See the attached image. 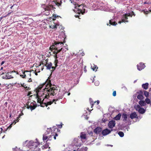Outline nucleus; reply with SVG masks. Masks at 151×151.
Masks as SVG:
<instances>
[{
  "label": "nucleus",
  "instance_id": "nucleus-10",
  "mask_svg": "<svg viewBox=\"0 0 151 151\" xmlns=\"http://www.w3.org/2000/svg\"><path fill=\"white\" fill-rule=\"evenodd\" d=\"M73 143L74 145L77 147H80L81 145V142L78 138L74 139L73 141Z\"/></svg>",
  "mask_w": 151,
  "mask_h": 151
},
{
  "label": "nucleus",
  "instance_id": "nucleus-44",
  "mask_svg": "<svg viewBox=\"0 0 151 151\" xmlns=\"http://www.w3.org/2000/svg\"><path fill=\"white\" fill-rule=\"evenodd\" d=\"M23 114H23V113L22 112H22H21V114H20V115H19V117H18L17 118V119H18V120H19V118L20 117V116H22V115H23Z\"/></svg>",
  "mask_w": 151,
  "mask_h": 151
},
{
  "label": "nucleus",
  "instance_id": "nucleus-59",
  "mask_svg": "<svg viewBox=\"0 0 151 151\" xmlns=\"http://www.w3.org/2000/svg\"><path fill=\"white\" fill-rule=\"evenodd\" d=\"M16 71H15V70H13V71H12L11 72L12 73H16Z\"/></svg>",
  "mask_w": 151,
  "mask_h": 151
},
{
  "label": "nucleus",
  "instance_id": "nucleus-46",
  "mask_svg": "<svg viewBox=\"0 0 151 151\" xmlns=\"http://www.w3.org/2000/svg\"><path fill=\"white\" fill-rule=\"evenodd\" d=\"M96 103V101H95L94 103L93 102H90V104H91V108L93 107V104H94V103Z\"/></svg>",
  "mask_w": 151,
  "mask_h": 151
},
{
  "label": "nucleus",
  "instance_id": "nucleus-52",
  "mask_svg": "<svg viewBox=\"0 0 151 151\" xmlns=\"http://www.w3.org/2000/svg\"><path fill=\"white\" fill-rule=\"evenodd\" d=\"M32 93V92L31 91H29V92L28 93V94L27 95V96H30V95Z\"/></svg>",
  "mask_w": 151,
  "mask_h": 151
},
{
  "label": "nucleus",
  "instance_id": "nucleus-6",
  "mask_svg": "<svg viewBox=\"0 0 151 151\" xmlns=\"http://www.w3.org/2000/svg\"><path fill=\"white\" fill-rule=\"evenodd\" d=\"M45 64H44L47 67V69L48 70H50L51 68H52V70H51L52 72H53L54 70L55 69V68L56 67L52 66V64L50 62L49 63H47V60H45Z\"/></svg>",
  "mask_w": 151,
  "mask_h": 151
},
{
  "label": "nucleus",
  "instance_id": "nucleus-14",
  "mask_svg": "<svg viewBox=\"0 0 151 151\" xmlns=\"http://www.w3.org/2000/svg\"><path fill=\"white\" fill-rule=\"evenodd\" d=\"M115 122L114 121L111 120L109 121L108 124V126L110 128H112L115 126Z\"/></svg>",
  "mask_w": 151,
  "mask_h": 151
},
{
  "label": "nucleus",
  "instance_id": "nucleus-48",
  "mask_svg": "<svg viewBox=\"0 0 151 151\" xmlns=\"http://www.w3.org/2000/svg\"><path fill=\"white\" fill-rule=\"evenodd\" d=\"M143 12L144 13L146 14H147L148 13V11H145V10H143Z\"/></svg>",
  "mask_w": 151,
  "mask_h": 151
},
{
  "label": "nucleus",
  "instance_id": "nucleus-39",
  "mask_svg": "<svg viewBox=\"0 0 151 151\" xmlns=\"http://www.w3.org/2000/svg\"><path fill=\"white\" fill-rule=\"evenodd\" d=\"M61 99H62V98L59 97L58 99H53L52 101L53 102L54 101H56Z\"/></svg>",
  "mask_w": 151,
  "mask_h": 151
},
{
  "label": "nucleus",
  "instance_id": "nucleus-61",
  "mask_svg": "<svg viewBox=\"0 0 151 151\" xmlns=\"http://www.w3.org/2000/svg\"><path fill=\"white\" fill-rule=\"evenodd\" d=\"M14 5V4L13 6H12L11 7H10V9H12L13 7V6Z\"/></svg>",
  "mask_w": 151,
  "mask_h": 151
},
{
  "label": "nucleus",
  "instance_id": "nucleus-24",
  "mask_svg": "<svg viewBox=\"0 0 151 151\" xmlns=\"http://www.w3.org/2000/svg\"><path fill=\"white\" fill-rule=\"evenodd\" d=\"M44 101V99H43L42 102H41V103H40V106L43 107H45V106L47 107L46 103L45 101Z\"/></svg>",
  "mask_w": 151,
  "mask_h": 151
},
{
  "label": "nucleus",
  "instance_id": "nucleus-18",
  "mask_svg": "<svg viewBox=\"0 0 151 151\" xmlns=\"http://www.w3.org/2000/svg\"><path fill=\"white\" fill-rule=\"evenodd\" d=\"M126 17H125V16L124 15V14L123 15L122 18V19L121 21H119V23L121 24L122 22H128V21L127 20L128 17H126V18H125Z\"/></svg>",
  "mask_w": 151,
  "mask_h": 151
},
{
  "label": "nucleus",
  "instance_id": "nucleus-3",
  "mask_svg": "<svg viewBox=\"0 0 151 151\" xmlns=\"http://www.w3.org/2000/svg\"><path fill=\"white\" fill-rule=\"evenodd\" d=\"M63 40L60 41V40L58 41H55L53 45H51L50 48V49L52 52H53L54 53H57V51H58L64 45V43H65V38L63 37Z\"/></svg>",
  "mask_w": 151,
  "mask_h": 151
},
{
  "label": "nucleus",
  "instance_id": "nucleus-30",
  "mask_svg": "<svg viewBox=\"0 0 151 151\" xmlns=\"http://www.w3.org/2000/svg\"><path fill=\"white\" fill-rule=\"evenodd\" d=\"M48 137L47 136L46 134H43V140L44 141H46L47 142L48 140Z\"/></svg>",
  "mask_w": 151,
  "mask_h": 151
},
{
  "label": "nucleus",
  "instance_id": "nucleus-2",
  "mask_svg": "<svg viewBox=\"0 0 151 151\" xmlns=\"http://www.w3.org/2000/svg\"><path fill=\"white\" fill-rule=\"evenodd\" d=\"M62 3L61 0H54L50 3H49L48 5L42 4V7L43 9V12L44 15L48 16L50 14V11L52 9H55L54 6L56 5L58 6H60Z\"/></svg>",
  "mask_w": 151,
  "mask_h": 151
},
{
  "label": "nucleus",
  "instance_id": "nucleus-28",
  "mask_svg": "<svg viewBox=\"0 0 151 151\" xmlns=\"http://www.w3.org/2000/svg\"><path fill=\"white\" fill-rule=\"evenodd\" d=\"M113 19H111L109 20V23L110 24V25L109 26H110V25H116V24H117V23L115 21H113Z\"/></svg>",
  "mask_w": 151,
  "mask_h": 151
},
{
  "label": "nucleus",
  "instance_id": "nucleus-20",
  "mask_svg": "<svg viewBox=\"0 0 151 151\" xmlns=\"http://www.w3.org/2000/svg\"><path fill=\"white\" fill-rule=\"evenodd\" d=\"M70 1L71 3H72L74 5L76 6L75 7L76 9L77 8V6L78 7H80L81 6L83 5V4L79 5L78 4H76V2H75L74 0H70Z\"/></svg>",
  "mask_w": 151,
  "mask_h": 151
},
{
  "label": "nucleus",
  "instance_id": "nucleus-51",
  "mask_svg": "<svg viewBox=\"0 0 151 151\" xmlns=\"http://www.w3.org/2000/svg\"><path fill=\"white\" fill-rule=\"evenodd\" d=\"M58 127L59 128H61L62 127V125L61 124H59V125H58Z\"/></svg>",
  "mask_w": 151,
  "mask_h": 151
},
{
  "label": "nucleus",
  "instance_id": "nucleus-33",
  "mask_svg": "<svg viewBox=\"0 0 151 151\" xmlns=\"http://www.w3.org/2000/svg\"><path fill=\"white\" fill-rule=\"evenodd\" d=\"M144 94L146 98H148L149 96V93L146 91H144Z\"/></svg>",
  "mask_w": 151,
  "mask_h": 151
},
{
  "label": "nucleus",
  "instance_id": "nucleus-56",
  "mask_svg": "<svg viewBox=\"0 0 151 151\" xmlns=\"http://www.w3.org/2000/svg\"><path fill=\"white\" fill-rule=\"evenodd\" d=\"M5 63V61H2L1 63V65H3Z\"/></svg>",
  "mask_w": 151,
  "mask_h": 151
},
{
  "label": "nucleus",
  "instance_id": "nucleus-4",
  "mask_svg": "<svg viewBox=\"0 0 151 151\" xmlns=\"http://www.w3.org/2000/svg\"><path fill=\"white\" fill-rule=\"evenodd\" d=\"M40 145L39 142H34L32 141H30L28 144L29 150L33 151H39L40 149L38 147Z\"/></svg>",
  "mask_w": 151,
  "mask_h": 151
},
{
  "label": "nucleus",
  "instance_id": "nucleus-27",
  "mask_svg": "<svg viewBox=\"0 0 151 151\" xmlns=\"http://www.w3.org/2000/svg\"><path fill=\"white\" fill-rule=\"evenodd\" d=\"M149 84L146 83L142 85V87L145 90H147L148 88Z\"/></svg>",
  "mask_w": 151,
  "mask_h": 151
},
{
  "label": "nucleus",
  "instance_id": "nucleus-60",
  "mask_svg": "<svg viewBox=\"0 0 151 151\" xmlns=\"http://www.w3.org/2000/svg\"><path fill=\"white\" fill-rule=\"evenodd\" d=\"M1 133H2L3 129H2V128H1Z\"/></svg>",
  "mask_w": 151,
  "mask_h": 151
},
{
  "label": "nucleus",
  "instance_id": "nucleus-58",
  "mask_svg": "<svg viewBox=\"0 0 151 151\" xmlns=\"http://www.w3.org/2000/svg\"><path fill=\"white\" fill-rule=\"evenodd\" d=\"M96 102H97V104L98 105L99 103V101L98 100L97 101H96Z\"/></svg>",
  "mask_w": 151,
  "mask_h": 151
},
{
  "label": "nucleus",
  "instance_id": "nucleus-1",
  "mask_svg": "<svg viewBox=\"0 0 151 151\" xmlns=\"http://www.w3.org/2000/svg\"><path fill=\"white\" fill-rule=\"evenodd\" d=\"M37 102L40 103L42 99H48L50 95H56L58 92L56 86L52 85L51 81L47 79L44 83L40 85L36 89Z\"/></svg>",
  "mask_w": 151,
  "mask_h": 151
},
{
  "label": "nucleus",
  "instance_id": "nucleus-43",
  "mask_svg": "<svg viewBox=\"0 0 151 151\" xmlns=\"http://www.w3.org/2000/svg\"><path fill=\"white\" fill-rule=\"evenodd\" d=\"M113 96H116V92L115 91H114L113 92V93H112Z\"/></svg>",
  "mask_w": 151,
  "mask_h": 151
},
{
  "label": "nucleus",
  "instance_id": "nucleus-11",
  "mask_svg": "<svg viewBox=\"0 0 151 151\" xmlns=\"http://www.w3.org/2000/svg\"><path fill=\"white\" fill-rule=\"evenodd\" d=\"M67 46H62L60 50H58V51H57V53H58L61 52L62 53V54L63 53L65 52L67 50H68V48L67 47Z\"/></svg>",
  "mask_w": 151,
  "mask_h": 151
},
{
  "label": "nucleus",
  "instance_id": "nucleus-47",
  "mask_svg": "<svg viewBox=\"0 0 151 151\" xmlns=\"http://www.w3.org/2000/svg\"><path fill=\"white\" fill-rule=\"evenodd\" d=\"M42 64L43 65L44 64L42 62H41L40 63L39 65L37 67H38L39 68V67L40 66H41V65H42Z\"/></svg>",
  "mask_w": 151,
  "mask_h": 151
},
{
  "label": "nucleus",
  "instance_id": "nucleus-29",
  "mask_svg": "<svg viewBox=\"0 0 151 151\" xmlns=\"http://www.w3.org/2000/svg\"><path fill=\"white\" fill-rule=\"evenodd\" d=\"M18 122V119H16V120H15L14 121L12 122L11 124H10L9 126V127L7 128V129H10L12 127V125L13 124L14 125L17 122Z\"/></svg>",
  "mask_w": 151,
  "mask_h": 151
},
{
  "label": "nucleus",
  "instance_id": "nucleus-37",
  "mask_svg": "<svg viewBox=\"0 0 151 151\" xmlns=\"http://www.w3.org/2000/svg\"><path fill=\"white\" fill-rule=\"evenodd\" d=\"M124 15L125 16V17H126L125 18H126V17H131V14L130 13H126L125 14H124Z\"/></svg>",
  "mask_w": 151,
  "mask_h": 151
},
{
  "label": "nucleus",
  "instance_id": "nucleus-35",
  "mask_svg": "<svg viewBox=\"0 0 151 151\" xmlns=\"http://www.w3.org/2000/svg\"><path fill=\"white\" fill-rule=\"evenodd\" d=\"M145 102L147 104H149L150 103L151 101L150 100V99L147 98L145 100Z\"/></svg>",
  "mask_w": 151,
  "mask_h": 151
},
{
  "label": "nucleus",
  "instance_id": "nucleus-40",
  "mask_svg": "<svg viewBox=\"0 0 151 151\" xmlns=\"http://www.w3.org/2000/svg\"><path fill=\"white\" fill-rule=\"evenodd\" d=\"M144 92V91H143L142 90H140L139 91V92H137V93H139V94H142L143 95V93Z\"/></svg>",
  "mask_w": 151,
  "mask_h": 151
},
{
  "label": "nucleus",
  "instance_id": "nucleus-55",
  "mask_svg": "<svg viewBox=\"0 0 151 151\" xmlns=\"http://www.w3.org/2000/svg\"><path fill=\"white\" fill-rule=\"evenodd\" d=\"M84 71L85 72H86L87 71V70L86 68V66H85L84 68Z\"/></svg>",
  "mask_w": 151,
  "mask_h": 151
},
{
  "label": "nucleus",
  "instance_id": "nucleus-21",
  "mask_svg": "<svg viewBox=\"0 0 151 151\" xmlns=\"http://www.w3.org/2000/svg\"><path fill=\"white\" fill-rule=\"evenodd\" d=\"M101 128L97 127L94 129V132L96 134H98L101 132Z\"/></svg>",
  "mask_w": 151,
  "mask_h": 151
},
{
  "label": "nucleus",
  "instance_id": "nucleus-25",
  "mask_svg": "<svg viewBox=\"0 0 151 151\" xmlns=\"http://www.w3.org/2000/svg\"><path fill=\"white\" fill-rule=\"evenodd\" d=\"M121 116V114L120 113H119L115 117H114V119L116 120H119L120 119Z\"/></svg>",
  "mask_w": 151,
  "mask_h": 151
},
{
  "label": "nucleus",
  "instance_id": "nucleus-63",
  "mask_svg": "<svg viewBox=\"0 0 151 151\" xmlns=\"http://www.w3.org/2000/svg\"><path fill=\"white\" fill-rule=\"evenodd\" d=\"M47 129L48 130H49V131H50L51 130V129Z\"/></svg>",
  "mask_w": 151,
  "mask_h": 151
},
{
  "label": "nucleus",
  "instance_id": "nucleus-50",
  "mask_svg": "<svg viewBox=\"0 0 151 151\" xmlns=\"http://www.w3.org/2000/svg\"><path fill=\"white\" fill-rule=\"evenodd\" d=\"M53 20H55L56 18V16L55 15L53 14Z\"/></svg>",
  "mask_w": 151,
  "mask_h": 151
},
{
  "label": "nucleus",
  "instance_id": "nucleus-41",
  "mask_svg": "<svg viewBox=\"0 0 151 151\" xmlns=\"http://www.w3.org/2000/svg\"><path fill=\"white\" fill-rule=\"evenodd\" d=\"M25 88L26 89V91H28L29 90H30V88L29 87H28L27 86H25Z\"/></svg>",
  "mask_w": 151,
  "mask_h": 151
},
{
  "label": "nucleus",
  "instance_id": "nucleus-49",
  "mask_svg": "<svg viewBox=\"0 0 151 151\" xmlns=\"http://www.w3.org/2000/svg\"><path fill=\"white\" fill-rule=\"evenodd\" d=\"M95 84L96 86H98L99 84V83L98 81H96L95 83Z\"/></svg>",
  "mask_w": 151,
  "mask_h": 151
},
{
  "label": "nucleus",
  "instance_id": "nucleus-26",
  "mask_svg": "<svg viewBox=\"0 0 151 151\" xmlns=\"http://www.w3.org/2000/svg\"><path fill=\"white\" fill-rule=\"evenodd\" d=\"M91 68L93 70L95 71H96L97 70V69H98L97 66L96 65H94V64H93V65H91Z\"/></svg>",
  "mask_w": 151,
  "mask_h": 151
},
{
  "label": "nucleus",
  "instance_id": "nucleus-64",
  "mask_svg": "<svg viewBox=\"0 0 151 151\" xmlns=\"http://www.w3.org/2000/svg\"><path fill=\"white\" fill-rule=\"evenodd\" d=\"M70 93H68V96H69V95H70Z\"/></svg>",
  "mask_w": 151,
  "mask_h": 151
},
{
  "label": "nucleus",
  "instance_id": "nucleus-22",
  "mask_svg": "<svg viewBox=\"0 0 151 151\" xmlns=\"http://www.w3.org/2000/svg\"><path fill=\"white\" fill-rule=\"evenodd\" d=\"M122 118L123 121H126L127 119V115L125 113H123L122 115Z\"/></svg>",
  "mask_w": 151,
  "mask_h": 151
},
{
  "label": "nucleus",
  "instance_id": "nucleus-16",
  "mask_svg": "<svg viewBox=\"0 0 151 151\" xmlns=\"http://www.w3.org/2000/svg\"><path fill=\"white\" fill-rule=\"evenodd\" d=\"M78 9L76 11V12H77V13L78 14H76L75 15V17H76L78 18L79 17V15L81 13L82 14H83L85 12H82V10H81V9H78Z\"/></svg>",
  "mask_w": 151,
  "mask_h": 151
},
{
  "label": "nucleus",
  "instance_id": "nucleus-12",
  "mask_svg": "<svg viewBox=\"0 0 151 151\" xmlns=\"http://www.w3.org/2000/svg\"><path fill=\"white\" fill-rule=\"evenodd\" d=\"M145 66V64L142 63H140L137 65V69L139 70H141L143 69Z\"/></svg>",
  "mask_w": 151,
  "mask_h": 151
},
{
  "label": "nucleus",
  "instance_id": "nucleus-62",
  "mask_svg": "<svg viewBox=\"0 0 151 151\" xmlns=\"http://www.w3.org/2000/svg\"><path fill=\"white\" fill-rule=\"evenodd\" d=\"M107 146H110L111 147H112L113 146V145H108Z\"/></svg>",
  "mask_w": 151,
  "mask_h": 151
},
{
  "label": "nucleus",
  "instance_id": "nucleus-23",
  "mask_svg": "<svg viewBox=\"0 0 151 151\" xmlns=\"http://www.w3.org/2000/svg\"><path fill=\"white\" fill-rule=\"evenodd\" d=\"M53 54H55L54 55V58L55 59V67H57L58 66L57 63H58V60H57V58H58L57 54L58 53H54L53 52Z\"/></svg>",
  "mask_w": 151,
  "mask_h": 151
},
{
  "label": "nucleus",
  "instance_id": "nucleus-19",
  "mask_svg": "<svg viewBox=\"0 0 151 151\" xmlns=\"http://www.w3.org/2000/svg\"><path fill=\"white\" fill-rule=\"evenodd\" d=\"M130 117L132 119L135 118H137V116L136 112H133L130 115Z\"/></svg>",
  "mask_w": 151,
  "mask_h": 151
},
{
  "label": "nucleus",
  "instance_id": "nucleus-34",
  "mask_svg": "<svg viewBox=\"0 0 151 151\" xmlns=\"http://www.w3.org/2000/svg\"><path fill=\"white\" fill-rule=\"evenodd\" d=\"M118 134L121 137H122L124 136V133L122 132H118Z\"/></svg>",
  "mask_w": 151,
  "mask_h": 151
},
{
  "label": "nucleus",
  "instance_id": "nucleus-38",
  "mask_svg": "<svg viewBox=\"0 0 151 151\" xmlns=\"http://www.w3.org/2000/svg\"><path fill=\"white\" fill-rule=\"evenodd\" d=\"M17 84L18 85L20 84V85H21V86L22 87H23L24 88L25 87V86H26V85H24V83H18Z\"/></svg>",
  "mask_w": 151,
  "mask_h": 151
},
{
  "label": "nucleus",
  "instance_id": "nucleus-53",
  "mask_svg": "<svg viewBox=\"0 0 151 151\" xmlns=\"http://www.w3.org/2000/svg\"><path fill=\"white\" fill-rule=\"evenodd\" d=\"M32 81V80L31 78H29V79L28 80V82H31Z\"/></svg>",
  "mask_w": 151,
  "mask_h": 151
},
{
  "label": "nucleus",
  "instance_id": "nucleus-45",
  "mask_svg": "<svg viewBox=\"0 0 151 151\" xmlns=\"http://www.w3.org/2000/svg\"><path fill=\"white\" fill-rule=\"evenodd\" d=\"M50 27L52 29H55V28H56L57 27L56 25H54L52 27H51V26H50Z\"/></svg>",
  "mask_w": 151,
  "mask_h": 151
},
{
  "label": "nucleus",
  "instance_id": "nucleus-15",
  "mask_svg": "<svg viewBox=\"0 0 151 151\" xmlns=\"http://www.w3.org/2000/svg\"><path fill=\"white\" fill-rule=\"evenodd\" d=\"M111 132V131L109 130L106 129L102 131L101 133L103 135L105 136L110 133Z\"/></svg>",
  "mask_w": 151,
  "mask_h": 151
},
{
  "label": "nucleus",
  "instance_id": "nucleus-31",
  "mask_svg": "<svg viewBox=\"0 0 151 151\" xmlns=\"http://www.w3.org/2000/svg\"><path fill=\"white\" fill-rule=\"evenodd\" d=\"M139 104L141 106H144L145 104V101L141 100L139 101Z\"/></svg>",
  "mask_w": 151,
  "mask_h": 151
},
{
  "label": "nucleus",
  "instance_id": "nucleus-36",
  "mask_svg": "<svg viewBox=\"0 0 151 151\" xmlns=\"http://www.w3.org/2000/svg\"><path fill=\"white\" fill-rule=\"evenodd\" d=\"M46 103V104H47V107L48 105H51L53 103V102L52 101L47 102Z\"/></svg>",
  "mask_w": 151,
  "mask_h": 151
},
{
  "label": "nucleus",
  "instance_id": "nucleus-8",
  "mask_svg": "<svg viewBox=\"0 0 151 151\" xmlns=\"http://www.w3.org/2000/svg\"><path fill=\"white\" fill-rule=\"evenodd\" d=\"M22 71L23 74L20 75V76L22 77V78H26L27 75H29V77H31V73L30 71L28 70L24 71L23 70H22Z\"/></svg>",
  "mask_w": 151,
  "mask_h": 151
},
{
  "label": "nucleus",
  "instance_id": "nucleus-5",
  "mask_svg": "<svg viewBox=\"0 0 151 151\" xmlns=\"http://www.w3.org/2000/svg\"><path fill=\"white\" fill-rule=\"evenodd\" d=\"M93 134V133L91 132H90L87 134L85 133L84 132H82L81 133L80 137L82 141L83 139L87 140L88 139V137H89L90 136L92 137Z\"/></svg>",
  "mask_w": 151,
  "mask_h": 151
},
{
  "label": "nucleus",
  "instance_id": "nucleus-17",
  "mask_svg": "<svg viewBox=\"0 0 151 151\" xmlns=\"http://www.w3.org/2000/svg\"><path fill=\"white\" fill-rule=\"evenodd\" d=\"M13 78L14 77L12 76L11 73H7L6 75V76L5 77V78L7 79Z\"/></svg>",
  "mask_w": 151,
  "mask_h": 151
},
{
  "label": "nucleus",
  "instance_id": "nucleus-42",
  "mask_svg": "<svg viewBox=\"0 0 151 151\" xmlns=\"http://www.w3.org/2000/svg\"><path fill=\"white\" fill-rule=\"evenodd\" d=\"M131 14V17H132V16L133 15L134 16H135V14L134 13V12H133L132 11L131 13H130Z\"/></svg>",
  "mask_w": 151,
  "mask_h": 151
},
{
  "label": "nucleus",
  "instance_id": "nucleus-57",
  "mask_svg": "<svg viewBox=\"0 0 151 151\" xmlns=\"http://www.w3.org/2000/svg\"><path fill=\"white\" fill-rule=\"evenodd\" d=\"M40 72V71H39L38 72H35V75H36V76H37L38 74H37V73L38 72Z\"/></svg>",
  "mask_w": 151,
  "mask_h": 151
},
{
  "label": "nucleus",
  "instance_id": "nucleus-13",
  "mask_svg": "<svg viewBox=\"0 0 151 151\" xmlns=\"http://www.w3.org/2000/svg\"><path fill=\"white\" fill-rule=\"evenodd\" d=\"M58 135L56 133L52 132L51 135L49 136L48 138V140H51L53 138L55 139H56V137Z\"/></svg>",
  "mask_w": 151,
  "mask_h": 151
},
{
  "label": "nucleus",
  "instance_id": "nucleus-54",
  "mask_svg": "<svg viewBox=\"0 0 151 151\" xmlns=\"http://www.w3.org/2000/svg\"><path fill=\"white\" fill-rule=\"evenodd\" d=\"M7 104H8V103L7 102H5V103H4V105H5V106L6 107L7 106Z\"/></svg>",
  "mask_w": 151,
  "mask_h": 151
},
{
  "label": "nucleus",
  "instance_id": "nucleus-9",
  "mask_svg": "<svg viewBox=\"0 0 151 151\" xmlns=\"http://www.w3.org/2000/svg\"><path fill=\"white\" fill-rule=\"evenodd\" d=\"M26 105L27 108L28 109H30L32 111L34 109L37 107L36 104H34V103H31L30 105L28 104H26Z\"/></svg>",
  "mask_w": 151,
  "mask_h": 151
},
{
  "label": "nucleus",
  "instance_id": "nucleus-32",
  "mask_svg": "<svg viewBox=\"0 0 151 151\" xmlns=\"http://www.w3.org/2000/svg\"><path fill=\"white\" fill-rule=\"evenodd\" d=\"M137 98L139 100H141L143 99L144 97L142 94H139L137 96Z\"/></svg>",
  "mask_w": 151,
  "mask_h": 151
},
{
  "label": "nucleus",
  "instance_id": "nucleus-7",
  "mask_svg": "<svg viewBox=\"0 0 151 151\" xmlns=\"http://www.w3.org/2000/svg\"><path fill=\"white\" fill-rule=\"evenodd\" d=\"M134 108L137 111H138V112L141 114H144L146 111L144 108H141L140 106L139 105H137L134 106Z\"/></svg>",
  "mask_w": 151,
  "mask_h": 151
}]
</instances>
